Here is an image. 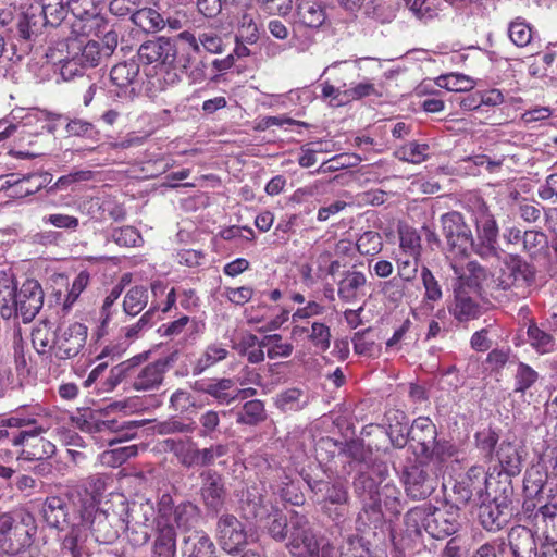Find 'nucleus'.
Instances as JSON below:
<instances>
[{
	"instance_id": "nucleus-1",
	"label": "nucleus",
	"mask_w": 557,
	"mask_h": 557,
	"mask_svg": "<svg viewBox=\"0 0 557 557\" xmlns=\"http://www.w3.org/2000/svg\"><path fill=\"white\" fill-rule=\"evenodd\" d=\"M137 55L148 66L145 69L146 90L151 96L180 83L185 66L177 63V49L172 40L165 37L147 40L139 46Z\"/></svg>"
},
{
	"instance_id": "nucleus-2",
	"label": "nucleus",
	"mask_w": 557,
	"mask_h": 557,
	"mask_svg": "<svg viewBox=\"0 0 557 557\" xmlns=\"http://www.w3.org/2000/svg\"><path fill=\"white\" fill-rule=\"evenodd\" d=\"M133 520L148 530H156L153 557H175L176 532L171 525L172 496L162 494L157 503L146 500L133 510Z\"/></svg>"
},
{
	"instance_id": "nucleus-3",
	"label": "nucleus",
	"mask_w": 557,
	"mask_h": 557,
	"mask_svg": "<svg viewBox=\"0 0 557 557\" xmlns=\"http://www.w3.org/2000/svg\"><path fill=\"white\" fill-rule=\"evenodd\" d=\"M405 527L410 537H419L425 532L433 539H444L458 530V511L453 507L441 509L423 504L406 513Z\"/></svg>"
},
{
	"instance_id": "nucleus-4",
	"label": "nucleus",
	"mask_w": 557,
	"mask_h": 557,
	"mask_svg": "<svg viewBox=\"0 0 557 557\" xmlns=\"http://www.w3.org/2000/svg\"><path fill=\"white\" fill-rule=\"evenodd\" d=\"M36 532L35 517L25 509L0 515V550L3 557H29L26 549Z\"/></svg>"
},
{
	"instance_id": "nucleus-5",
	"label": "nucleus",
	"mask_w": 557,
	"mask_h": 557,
	"mask_svg": "<svg viewBox=\"0 0 557 557\" xmlns=\"http://www.w3.org/2000/svg\"><path fill=\"white\" fill-rule=\"evenodd\" d=\"M287 548L292 557H341L336 547L313 529L306 517L294 513Z\"/></svg>"
},
{
	"instance_id": "nucleus-6",
	"label": "nucleus",
	"mask_w": 557,
	"mask_h": 557,
	"mask_svg": "<svg viewBox=\"0 0 557 557\" xmlns=\"http://www.w3.org/2000/svg\"><path fill=\"white\" fill-rule=\"evenodd\" d=\"M79 516L82 527L89 529L95 541L102 544L113 543L128 528V520L95 504L79 508Z\"/></svg>"
},
{
	"instance_id": "nucleus-7",
	"label": "nucleus",
	"mask_w": 557,
	"mask_h": 557,
	"mask_svg": "<svg viewBox=\"0 0 557 557\" xmlns=\"http://www.w3.org/2000/svg\"><path fill=\"white\" fill-rule=\"evenodd\" d=\"M534 281V267L520 256L508 255L495 282L500 289H511L516 296L525 298L530 294Z\"/></svg>"
},
{
	"instance_id": "nucleus-8",
	"label": "nucleus",
	"mask_w": 557,
	"mask_h": 557,
	"mask_svg": "<svg viewBox=\"0 0 557 557\" xmlns=\"http://www.w3.org/2000/svg\"><path fill=\"white\" fill-rule=\"evenodd\" d=\"M30 426L33 428L29 430L16 429L12 436V446L21 447L17 458L26 461L51 458L55 454V445L40 436L48 431L49 426L38 424L37 420Z\"/></svg>"
},
{
	"instance_id": "nucleus-9",
	"label": "nucleus",
	"mask_w": 557,
	"mask_h": 557,
	"mask_svg": "<svg viewBox=\"0 0 557 557\" xmlns=\"http://www.w3.org/2000/svg\"><path fill=\"white\" fill-rule=\"evenodd\" d=\"M215 537L220 547L231 555L240 553L247 545L257 541L255 531L231 513L219 517Z\"/></svg>"
},
{
	"instance_id": "nucleus-10",
	"label": "nucleus",
	"mask_w": 557,
	"mask_h": 557,
	"mask_svg": "<svg viewBox=\"0 0 557 557\" xmlns=\"http://www.w3.org/2000/svg\"><path fill=\"white\" fill-rule=\"evenodd\" d=\"M511 495L512 488L507 484L500 495L485 498L482 503L475 505L480 508L479 517L486 530H500L508 522L512 515Z\"/></svg>"
},
{
	"instance_id": "nucleus-11",
	"label": "nucleus",
	"mask_w": 557,
	"mask_h": 557,
	"mask_svg": "<svg viewBox=\"0 0 557 557\" xmlns=\"http://www.w3.org/2000/svg\"><path fill=\"white\" fill-rule=\"evenodd\" d=\"M87 336L88 327L81 322L59 326L53 346V357L58 360L76 357L85 347Z\"/></svg>"
},
{
	"instance_id": "nucleus-12",
	"label": "nucleus",
	"mask_w": 557,
	"mask_h": 557,
	"mask_svg": "<svg viewBox=\"0 0 557 557\" xmlns=\"http://www.w3.org/2000/svg\"><path fill=\"white\" fill-rule=\"evenodd\" d=\"M438 484L437 474L428 463H416L405 470V485L408 496L414 499L429 497Z\"/></svg>"
},
{
	"instance_id": "nucleus-13",
	"label": "nucleus",
	"mask_w": 557,
	"mask_h": 557,
	"mask_svg": "<svg viewBox=\"0 0 557 557\" xmlns=\"http://www.w3.org/2000/svg\"><path fill=\"white\" fill-rule=\"evenodd\" d=\"M443 233L448 246L457 253L463 255L473 246L471 230L458 212H449L441 218Z\"/></svg>"
},
{
	"instance_id": "nucleus-14",
	"label": "nucleus",
	"mask_w": 557,
	"mask_h": 557,
	"mask_svg": "<svg viewBox=\"0 0 557 557\" xmlns=\"http://www.w3.org/2000/svg\"><path fill=\"white\" fill-rule=\"evenodd\" d=\"M436 426L426 417L417 418L409 432V445L417 456L430 457L436 450Z\"/></svg>"
},
{
	"instance_id": "nucleus-15",
	"label": "nucleus",
	"mask_w": 557,
	"mask_h": 557,
	"mask_svg": "<svg viewBox=\"0 0 557 557\" xmlns=\"http://www.w3.org/2000/svg\"><path fill=\"white\" fill-rule=\"evenodd\" d=\"M18 317L24 323L30 322L44 305V290L38 281L28 278L20 289L16 288Z\"/></svg>"
},
{
	"instance_id": "nucleus-16",
	"label": "nucleus",
	"mask_w": 557,
	"mask_h": 557,
	"mask_svg": "<svg viewBox=\"0 0 557 557\" xmlns=\"http://www.w3.org/2000/svg\"><path fill=\"white\" fill-rule=\"evenodd\" d=\"M169 369L165 359H159L132 371V387L137 392H151L161 387Z\"/></svg>"
},
{
	"instance_id": "nucleus-17",
	"label": "nucleus",
	"mask_w": 557,
	"mask_h": 557,
	"mask_svg": "<svg viewBox=\"0 0 557 557\" xmlns=\"http://www.w3.org/2000/svg\"><path fill=\"white\" fill-rule=\"evenodd\" d=\"M46 21L39 12V8L29 7L17 17L16 29L21 39L29 45L41 44L45 40L44 33Z\"/></svg>"
},
{
	"instance_id": "nucleus-18",
	"label": "nucleus",
	"mask_w": 557,
	"mask_h": 557,
	"mask_svg": "<svg viewBox=\"0 0 557 557\" xmlns=\"http://www.w3.org/2000/svg\"><path fill=\"white\" fill-rule=\"evenodd\" d=\"M11 119L21 128V133L38 135L45 131L51 132L50 120L47 112L39 109L16 108L11 111Z\"/></svg>"
},
{
	"instance_id": "nucleus-19",
	"label": "nucleus",
	"mask_w": 557,
	"mask_h": 557,
	"mask_svg": "<svg viewBox=\"0 0 557 557\" xmlns=\"http://www.w3.org/2000/svg\"><path fill=\"white\" fill-rule=\"evenodd\" d=\"M139 64L134 60L117 63L111 69L110 78L117 88L116 96L128 98L135 95V86L138 81Z\"/></svg>"
},
{
	"instance_id": "nucleus-20",
	"label": "nucleus",
	"mask_w": 557,
	"mask_h": 557,
	"mask_svg": "<svg viewBox=\"0 0 557 557\" xmlns=\"http://www.w3.org/2000/svg\"><path fill=\"white\" fill-rule=\"evenodd\" d=\"M326 13L319 0H296L290 22L296 27L317 29L323 25Z\"/></svg>"
},
{
	"instance_id": "nucleus-21",
	"label": "nucleus",
	"mask_w": 557,
	"mask_h": 557,
	"mask_svg": "<svg viewBox=\"0 0 557 557\" xmlns=\"http://www.w3.org/2000/svg\"><path fill=\"white\" fill-rule=\"evenodd\" d=\"M337 295L345 304L364 302L368 295L367 278L358 271H347L337 283Z\"/></svg>"
},
{
	"instance_id": "nucleus-22",
	"label": "nucleus",
	"mask_w": 557,
	"mask_h": 557,
	"mask_svg": "<svg viewBox=\"0 0 557 557\" xmlns=\"http://www.w3.org/2000/svg\"><path fill=\"white\" fill-rule=\"evenodd\" d=\"M202 485L200 494L208 511L218 513L225 499V490L222 476L214 471H206L201 474Z\"/></svg>"
},
{
	"instance_id": "nucleus-23",
	"label": "nucleus",
	"mask_w": 557,
	"mask_h": 557,
	"mask_svg": "<svg viewBox=\"0 0 557 557\" xmlns=\"http://www.w3.org/2000/svg\"><path fill=\"white\" fill-rule=\"evenodd\" d=\"M176 40L187 45L196 53L207 51L216 54L224 50L222 37L214 32H202L196 36L191 32L184 30L176 36Z\"/></svg>"
},
{
	"instance_id": "nucleus-24",
	"label": "nucleus",
	"mask_w": 557,
	"mask_h": 557,
	"mask_svg": "<svg viewBox=\"0 0 557 557\" xmlns=\"http://www.w3.org/2000/svg\"><path fill=\"white\" fill-rule=\"evenodd\" d=\"M385 434L392 445L396 448H404L409 441V418L403 410L392 409L385 412Z\"/></svg>"
},
{
	"instance_id": "nucleus-25",
	"label": "nucleus",
	"mask_w": 557,
	"mask_h": 557,
	"mask_svg": "<svg viewBox=\"0 0 557 557\" xmlns=\"http://www.w3.org/2000/svg\"><path fill=\"white\" fill-rule=\"evenodd\" d=\"M0 315L4 320L18 317L16 282L10 270L0 271Z\"/></svg>"
},
{
	"instance_id": "nucleus-26",
	"label": "nucleus",
	"mask_w": 557,
	"mask_h": 557,
	"mask_svg": "<svg viewBox=\"0 0 557 557\" xmlns=\"http://www.w3.org/2000/svg\"><path fill=\"white\" fill-rule=\"evenodd\" d=\"M66 48L67 53H72L86 70L98 66L103 59L100 42L96 40L72 39L67 41Z\"/></svg>"
},
{
	"instance_id": "nucleus-27",
	"label": "nucleus",
	"mask_w": 557,
	"mask_h": 557,
	"mask_svg": "<svg viewBox=\"0 0 557 557\" xmlns=\"http://www.w3.org/2000/svg\"><path fill=\"white\" fill-rule=\"evenodd\" d=\"M69 508L64 498L49 496L42 506V517L49 527L63 531L70 525Z\"/></svg>"
},
{
	"instance_id": "nucleus-28",
	"label": "nucleus",
	"mask_w": 557,
	"mask_h": 557,
	"mask_svg": "<svg viewBox=\"0 0 557 557\" xmlns=\"http://www.w3.org/2000/svg\"><path fill=\"white\" fill-rule=\"evenodd\" d=\"M215 545L203 530L187 535L183 542L184 557H216Z\"/></svg>"
},
{
	"instance_id": "nucleus-29",
	"label": "nucleus",
	"mask_w": 557,
	"mask_h": 557,
	"mask_svg": "<svg viewBox=\"0 0 557 557\" xmlns=\"http://www.w3.org/2000/svg\"><path fill=\"white\" fill-rule=\"evenodd\" d=\"M50 182L51 175L49 173L32 174L23 178H15V175L12 174L5 181V184L12 189L11 196L24 197L35 194Z\"/></svg>"
},
{
	"instance_id": "nucleus-30",
	"label": "nucleus",
	"mask_w": 557,
	"mask_h": 557,
	"mask_svg": "<svg viewBox=\"0 0 557 557\" xmlns=\"http://www.w3.org/2000/svg\"><path fill=\"white\" fill-rule=\"evenodd\" d=\"M292 333L294 336H306L318 352H324L330 348L331 332L324 323L313 322L307 326L295 325Z\"/></svg>"
},
{
	"instance_id": "nucleus-31",
	"label": "nucleus",
	"mask_w": 557,
	"mask_h": 557,
	"mask_svg": "<svg viewBox=\"0 0 557 557\" xmlns=\"http://www.w3.org/2000/svg\"><path fill=\"white\" fill-rule=\"evenodd\" d=\"M508 542L513 557H535L536 546L530 529L515 527L508 534Z\"/></svg>"
},
{
	"instance_id": "nucleus-32",
	"label": "nucleus",
	"mask_w": 557,
	"mask_h": 557,
	"mask_svg": "<svg viewBox=\"0 0 557 557\" xmlns=\"http://www.w3.org/2000/svg\"><path fill=\"white\" fill-rule=\"evenodd\" d=\"M461 483L475 496V505L490 497L488 486L491 482L483 467H471L461 480Z\"/></svg>"
},
{
	"instance_id": "nucleus-33",
	"label": "nucleus",
	"mask_w": 557,
	"mask_h": 557,
	"mask_svg": "<svg viewBox=\"0 0 557 557\" xmlns=\"http://www.w3.org/2000/svg\"><path fill=\"white\" fill-rule=\"evenodd\" d=\"M449 312L459 322H467L478 319L482 315V307L465 292L458 290L455 294L454 304L449 307Z\"/></svg>"
},
{
	"instance_id": "nucleus-34",
	"label": "nucleus",
	"mask_w": 557,
	"mask_h": 557,
	"mask_svg": "<svg viewBox=\"0 0 557 557\" xmlns=\"http://www.w3.org/2000/svg\"><path fill=\"white\" fill-rule=\"evenodd\" d=\"M497 460L502 471L508 476H515L520 473L522 458L517 445L511 442L503 441L496 450Z\"/></svg>"
},
{
	"instance_id": "nucleus-35",
	"label": "nucleus",
	"mask_w": 557,
	"mask_h": 557,
	"mask_svg": "<svg viewBox=\"0 0 557 557\" xmlns=\"http://www.w3.org/2000/svg\"><path fill=\"white\" fill-rule=\"evenodd\" d=\"M57 338V329L48 321L38 322L32 331V343L39 355L53 357V346Z\"/></svg>"
},
{
	"instance_id": "nucleus-36",
	"label": "nucleus",
	"mask_w": 557,
	"mask_h": 557,
	"mask_svg": "<svg viewBox=\"0 0 557 557\" xmlns=\"http://www.w3.org/2000/svg\"><path fill=\"white\" fill-rule=\"evenodd\" d=\"M534 519L535 525L542 531L546 541L557 543V504L540 506Z\"/></svg>"
},
{
	"instance_id": "nucleus-37",
	"label": "nucleus",
	"mask_w": 557,
	"mask_h": 557,
	"mask_svg": "<svg viewBox=\"0 0 557 557\" xmlns=\"http://www.w3.org/2000/svg\"><path fill=\"white\" fill-rule=\"evenodd\" d=\"M529 344L539 354H549L556 349V342L554 335L545 326V324L537 325L531 322L527 331Z\"/></svg>"
},
{
	"instance_id": "nucleus-38",
	"label": "nucleus",
	"mask_w": 557,
	"mask_h": 557,
	"mask_svg": "<svg viewBox=\"0 0 557 557\" xmlns=\"http://www.w3.org/2000/svg\"><path fill=\"white\" fill-rule=\"evenodd\" d=\"M199 519V509L196 505L187 502L174 506L172 500V513H171V525L175 530V527L183 531H189L194 528Z\"/></svg>"
},
{
	"instance_id": "nucleus-39",
	"label": "nucleus",
	"mask_w": 557,
	"mask_h": 557,
	"mask_svg": "<svg viewBox=\"0 0 557 557\" xmlns=\"http://www.w3.org/2000/svg\"><path fill=\"white\" fill-rule=\"evenodd\" d=\"M228 350L222 343H212L208 345L203 352L193 364V374L199 375L218 362L226 359Z\"/></svg>"
},
{
	"instance_id": "nucleus-40",
	"label": "nucleus",
	"mask_w": 557,
	"mask_h": 557,
	"mask_svg": "<svg viewBox=\"0 0 557 557\" xmlns=\"http://www.w3.org/2000/svg\"><path fill=\"white\" fill-rule=\"evenodd\" d=\"M203 392L212 396L220 405H230L242 393L235 389V383L231 379L214 380L207 384Z\"/></svg>"
},
{
	"instance_id": "nucleus-41",
	"label": "nucleus",
	"mask_w": 557,
	"mask_h": 557,
	"mask_svg": "<svg viewBox=\"0 0 557 557\" xmlns=\"http://www.w3.org/2000/svg\"><path fill=\"white\" fill-rule=\"evenodd\" d=\"M168 286L162 281H154L151 283V307L149 310L169 312L175 305L177 297L174 288L166 290Z\"/></svg>"
},
{
	"instance_id": "nucleus-42",
	"label": "nucleus",
	"mask_w": 557,
	"mask_h": 557,
	"mask_svg": "<svg viewBox=\"0 0 557 557\" xmlns=\"http://www.w3.org/2000/svg\"><path fill=\"white\" fill-rule=\"evenodd\" d=\"M103 0H70V11L82 21L92 20L98 26L102 21Z\"/></svg>"
},
{
	"instance_id": "nucleus-43",
	"label": "nucleus",
	"mask_w": 557,
	"mask_h": 557,
	"mask_svg": "<svg viewBox=\"0 0 557 557\" xmlns=\"http://www.w3.org/2000/svg\"><path fill=\"white\" fill-rule=\"evenodd\" d=\"M364 487L368 490L362 494L363 511L368 516L369 521L376 523L382 517V499L377 486H374L371 480L363 481Z\"/></svg>"
},
{
	"instance_id": "nucleus-44",
	"label": "nucleus",
	"mask_w": 557,
	"mask_h": 557,
	"mask_svg": "<svg viewBox=\"0 0 557 557\" xmlns=\"http://www.w3.org/2000/svg\"><path fill=\"white\" fill-rule=\"evenodd\" d=\"M310 396L299 388H288L275 398V405L282 411H299L308 406Z\"/></svg>"
},
{
	"instance_id": "nucleus-45",
	"label": "nucleus",
	"mask_w": 557,
	"mask_h": 557,
	"mask_svg": "<svg viewBox=\"0 0 557 557\" xmlns=\"http://www.w3.org/2000/svg\"><path fill=\"white\" fill-rule=\"evenodd\" d=\"M133 23L146 33H156L164 28L165 21L162 15L152 8H141L133 12Z\"/></svg>"
},
{
	"instance_id": "nucleus-46",
	"label": "nucleus",
	"mask_w": 557,
	"mask_h": 557,
	"mask_svg": "<svg viewBox=\"0 0 557 557\" xmlns=\"http://www.w3.org/2000/svg\"><path fill=\"white\" fill-rule=\"evenodd\" d=\"M40 413L37 412L32 416H22L21 413H15L8 419L1 420L0 423V445H12V436L15 431H10L9 429H22L25 426H29L36 423V416Z\"/></svg>"
},
{
	"instance_id": "nucleus-47",
	"label": "nucleus",
	"mask_w": 557,
	"mask_h": 557,
	"mask_svg": "<svg viewBox=\"0 0 557 557\" xmlns=\"http://www.w3.org/2000/svg\"><path fill=\"white\" fill-rule=\"evenodd\" d=\"M479 239L496 240L498 236V226L494 215L483 203L479 207L475 215Z\"/></svg>"
},
{
	"instance_id": "nucleus-48",
	"label": "nucleus",
	"mask_w": 557,
	"mask_h": 557,
	"mask_svg": "<svg viewBox=\"0 0 557 557\" xmlns=\"http://www.w3.org/2000/svg\"><path fill=\"white\" fill-rule=\"evenodd\" d=\"M70 11V0H41L39 12L47 24L58 26Z\"/></svg>"
},
{
	"instance_id": "nucleus-49",
	"label": "nucleus",
	"mask_w": 557,
	"mask_h": 557,
	"mask_svg": "<svg viewBox=\"0 0 557 557\" xmlns=\"http://www.w3.org/2000/svg\"><path fill=\"white\" fill-rule=\"evenodd\" d=\"M149 299L148 289L144 286L131 287L123 299V311L128 315H137L147 306Z\"/></svg>"
},
{
	"instance_id": "nucleus-50",
	"label": "nucleus",
	"mask_w": 557,
	"mask_h": 557,
	"mask_svg": "<svg viewBox=\"0 0 557 557\" xmlns=\"http://www.w3.org/2000/svg\"><path fill=\"white\" fill-rule=\"evenodd\" d=\"M264 419V405L259 399L246 401L243 407L236 411V421L240 424L256 425Z\"/></svg>"
},
{
	"instance_id": "nucleus-51",
	"label": "nucleus",
	"mask_w": 557,
	"mask_h": 557,
	"mask_svg": "<svg viewBox=\"0 0 557 557\" xmlns=\"http://www.w3.org/2000/svg\"><path fill=\"white\" fill-rule=\"evenodd\" d=\"M164 446L166 449L172 451L184 466L191 467L196 465L197 448H195L190 442L168 438L164 441Z\"/></svg>"
},
{
	"instance_id": "nucleus-52",
	"label": "nucleus",
	"mask_w": 557,
	"mask_h": 557,
	"mask_svg": "<svg viewBox=\"0 0 557 557\" xmlns=\"http://www.w3.org/2000/svg\"><path fill=\"white\" fill-rule=\"evenodd\" d=\"M523 250L531 257L536 258L542 255L548 247L547 235L537 230H529L523 232L522 237Z\"/></svg>"
},
{
	"instance_id": "nucleus-53",
	"label": "nucleus",
	"mask_w": 557,
	"mask_h": 557,
	"mask_svg": "<svg viewBox=\"0 0 557 557\" xmlns=\"http://www.w3.org/2000/svg\"><path fill=\"white\" fill-rule=\"evenodd\" d=\"M454 273L468 285L479 287L488 278V272L476 261H469L465 269L453 265Z\"/></svg>"
},
{
	"instance_id": "nucleus-54",
	"label": "nucleus",
	"mask_w": 557,
	"mask_h": 557,
	"mask_svg": "<svg viewBox=\"0 0 557 557\" xmlns=\"http://www.w3.org/2000/svg\"><path fill=\"white\" fill-rule=\"evenodd\" d=\"M133 361L127 360L121 362L109 371L108 376L98 387L99 392L109 393L112 392L119 384H121L127 376L132 375Z\"/></svg>"
},
{
	"instance_id": "nucleus-55",
	"label": "nucleus",
	"mask_w": 557,
	"mask_h": 557,
	"mask_svg": "<svg viewBox=\"0 0 557 557\" xmlns=\"http://www.w3.org/2000/svg\"><path fill=\"white\" fill-rule=\"evenodd\" d=\"M94 172L90 170H77L57 180V182L48 188V193L73 190L74 187L82 183L92 180Z\"/></svg>"
},
{
	"instance_id": "nucleus-56",
	"label": "nucleus",
	"mask_w": 557,
	"mask_h": 557,
	"mask_svg": "<svg viewBox=\"0 0 557 557\" xmlns=\"http://www.w3.org/2000/svg\"><path fill=\"white\" fill-rule=\"evenodd\" d=\"M138 453V448L136 445L123 446L113 448L110 450H104L99 456V461L101 465L116 468L127 461L131 457L136 456Z\"/></svg>"
},
{
	"instance_id": "nucleus-57",
	"label": "nucleus",
	"mask_w": 557,
	"mask_h": 557,
	"mask_svg": "<svg viewBox=\"0 0 557 557\" xmlns=\"http://www.w3.org/2000/svg\"><path fill=\"white\" fill-rule=\"evenodd\" d=\"M84 490L87 496L81 500L79 508L91 504H95V507H98V504L107 490L106 478L99 474L89 476L84 483Z\"/></svg>"
},
{
	"instance_id": "nucleus-58",
	"label": "nucleus",
	"mask_w": 557,
	"mask_h": 557,
	"mask_svg": "<svg viewBox=\"0 0 557 557\" xmlns=\"http://www.w3.org/2000/svg\"><path fill=\"white\" fill-rule=\"evenodd\" d=\"M78 532V527L73 525L70 533L63 539V557H90Z\"/></svg>"
},
{
	"instance_id": "nucleus-59",
	"label": "nucleus",
	"mask_w": 557,
	"mask_h": 557,
	"mask_svg": "<svg viewBox=\"0 0 557 557\" xmlns=\"http://www.w3.org/2000/svg\"><path fill=\"white\" fill-rule=\"evenodd\" d=\"M262 346L265 347L267 356L270 359L287 358L294 350L293 345L284 342L280 334L264 336L262 338Z\"/></svg>"
},
{
	"instance_id": "nucleus-60",
	"label": "nucleus",
	"mask_w": 557,
	"mask_h": 557,
	"mask_svg": "<svg viewBox=\"0 0 557 557\" xmlns=\"http://www.w3.org/2000/svg\"><path fill=\"white\" fill-rule=\"evenodd\" d=\"M436 84L441 88L456 92L468 91L474 87V82L470 77L459 73L442 75L437 78Z\"/></svg>"
},
{
	"instance_id": "nucleus-61",
	"label": "nucleus",
	"mask_w": 557,
	"mask_h": 557,
	"mask_svg": "<svg viewBox=\"0 0 557 557\" xmlns=\"http://www.w3.org/2000/svg\"><path fill=\"white\" fill-rule=\"evenodd\" d=\"M429 146L411 141L396 149L394 154L403 161L420 163L425 160Z\"/></svg>"
},
{
	"instance_id": "nucleus-62",
	"label": "nucleus",
	"mask_w": 557,
	"mask_h": 557,
	"mask_svg": "<svg viewBox=\"0 0 557 557\" xmlns=\"http://www.w3.org/2000/svg\"><path fill=\"white\" fill-rule=\"evenodd\" d=\"M346 11L356 12L363 9L364 14L379 18L382 14L381 0H337Z\"/></svg>"
},
{
	"instance_id": "nucleus-63",
	"label": "nucleus",
	"mask_w": 557,
	"mask_h": 557,
	"mask_svg": "<svg viewBox=\"0 0 557 557\" xmlns=\"http://www.w3.org/2000/svg\"><path fill=\"white\" fill-rule=\"evenodd\" d=\"M400 247L409 257L417 258L420 250V236L409 226L399 225L398 227Z\"/></svg>"
},
{
	"instance_id": "nucleus-64",
	"label": "nucleus",
	"mask_w": 557,
	"mask_h": 557,
	"mask_svg": "<svg viewBox=\"0 0 557 557\" xmlns=\"http://www.w3.org/2000/svg\"><path fill=\"white\" fill-rule=\"evenodd\" d=\"M237 40H244L246 44L253 45L259 38V32L253 17L244 13L238 22L236 37Z\"/></svg>"
}]
</instances>
